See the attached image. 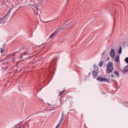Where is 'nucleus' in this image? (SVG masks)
I'll list each match as a JSON object with an SVG mask.
<instances>
[{"label":"nucleus","instance_id":"obj_9","mask_svg":"<svg viewBox=\"0 0 128 128\" xmlns=\"http://www.w3.org/2000/svg\"><path fill=\"white\" fill-rule=\"evenodd\" d=\"M122 72L124 74H126V72H128V66L124 68V69L122 71Z\"/></svg>","mask_w":128,"mask_h":128},{"label":"nucleus","instance_id":"obj_4","mask_svg":"<svg viewBox=\"0 0 128 128\" xmlns=\"http://www.w3.org/2000/svg\"><path fill=\"white\" fill-rule=\"evenodd\" d=\"M8 60L9 62H16V55L11 54L8 57Z\"/></svg>","mask_w":128,"mask_h":128},{"label":"nucleus","instance_id":"obj_16","mask_svg":"<svg viewBox=\"0 0 128 128\" xmlns=\"http://www.w3.org/2000/svg\"><path fill=\"white\" fill-rule=\"evenodd\" d=\"M102 64H104V62L100 61L99 63V66H102Z\"/></svg>","mask_w":128,"mask_h":128},{"label":"nucleus","instance_id":"obj_18","mask_svg":"<svg viewBox=\"0 0 128 128\" xmlns=\"http://www.w3.org/2000/svg\"><path fill=\"white\" fill-rule=\"evenodd\" d=\"M124 62H126V64H128V57H126V58L124 59Z\"/></svg>","mask_w":128,"mask_h":128},{"label":"nucleus","instance_id":"obj_10","mask_svg":"<svg viewBox=\"0 0 128 128\" xmlns=\"http://www.w3.org/2000/svg\"><path fill=\"white\" fill-rule=\"evenodd\" d=\"M9 12H10V10L6 14L5 16L0 18V22L4 20L8 16Z\"/></svg>","mask_w":128,"mask_h":128},{"label":"nucleus","instance_id":"obj_24","mask_svg":"<svg viewBox=\"0 0 128 128\" xmlns=\"http://www.w3.org/2000/svg\"><path fill=\"white\" fill-rule=\"evenodd\" d=\"M126 108H128V106H126Z\"/></svg>","mask_w":128,"mask_h":128},{"label":"nucleus","instance_id":"obj_17","mask_svg":"<svg viewBox=\"0 0 128 128\" xmlns=\"http://www.w3.org/2000/svg\"><path fill=\"white\" fill-rule=\"evenodd\" d=\"M66 92L65 90H63L62 91L59 93V96H62V94H64V92Z\"/></svg>","mask_w":128,"mask_h":128},{"label":"nucleus","instance_id":"obj_2","mask_svg":"<svg viewBox=\"0 0 128 128\" xmlns=\"http://www.w3.org/2000/svg\"><path fill=\"white\" fill-rule=\"evenodd\" d=\"M114 64H112V62H110L106 66V74H111L114 72Z\"/></svg>","mask_w":128,"mask_h":128},{"label":"nucleus","instance_id":"obj_1","mask_svg":"<svg viewBox=\"0 0 128 128\" xmlns=\"http://www.w3.org/2000/svg\"><path fill=\"white\" fill-rule=\"evenodd\" d=\"M26 50L24 51V52H23L22 55L21 56V58H22V56H28L32 54V52H30V48H28V47L27 46H22L19 49V50Z\"/></svg>","mask_w":128,"mask_h":128},{"label":"nucleus","instance_id":"obj_8","mask_svg":"<svg viewBox=\"0 0 128 128\" xmlns=\"http://www.w3.org/2000/svg\"><path fill=\"white\" fill-rule=\"evenodd\" d=\"M58 34V32H54V33H52L50 36L49 38H53L54 36H56Z\"/></svg>","mask_w":128,"mask_h":128},{"label":"nucleus","instance_id":"obj_21","mask_svg":"<svg viewBox=\"0 0 128 128\" xmlns=\"http://www.w3.org/2000/svg\"><path fill=\"white\" fill-rule=\"evenodd\" d=\"M104 56V52L102 54V56Z\"/></svg>","mask_w":128,"mask_h":128},{"label":"nucleus","instance_id":"obj_25","mask_svg":"<svg viewBox=\"0 0 128 128\" xmlns=\"http://www.w3.org/2000/svg\"><path fill=\"white\" fill-rule=\"evenodd\" d=\"M92 74V72H90V74Z\"/></svg>","mask_w":128,"mask_h":128},{"label":"nucleus","instance_id":"obj_22","mask_svg":"<svg viewBox=\"0 0 128 128\" xmlns=\"http://www.w3.org/2000/svg\"><path fill=\"white\" fill-rule=\"evenodd\" d=\"M112 78H114V75H112Z\"/></svg>","mask_w":128,"mask_h":128},{"label":"nucleus","instance_id":"obj_7","mask_svg":"<svg viewBox=\"0 0 128 128\" xmlns=\"http://www.w3.org/2000/svg\"><path fill=\"white\" fill-rule=\"evenodd\" d=\"M116 56V52H114V50L112 49L110 51V56L112 58H114V56Z\"/></svg>","mask_w":128,"mask_h":128},{"label":"nucleus","instance_id":"obj_19","mask_svg":"<svg viewBox=\"0 0 128 128\" xmlns=\"http://www.w3.org/2000/svg\"><path fill=\"white\" fill-rule=\"evenodd\" d=\"M28 6H34V4H28Z\"/></svg>","mask_w":128,"mask_h":128},{"label":"nucleus","instance_id":"obj_12","mask_svg":"<svg viewBox=\"0 0 128 128\" xmlns=\"http://www.w3.org/2000/svg\"><path fill=\"white\" fill-rule=\"evenodd\" d=\"M122 46H120V48L118 50V52L119 54H122Z\"/></svg>","mask_w":128,"mask_h":128},{"label":"nucleus","instance_id":"obj_11","mask_svg":"<svg viewBox=\"0 0 128 128\" xmlns=\"http://www.w3.org/2000/svg\"><path fill=\"white\" fill-rule=\"evenodd\" d=\"M64 112H62V117H61V118L60 120V124H62V122L64 120Z\"/></svg>","mask_w":128,"mask_h":128},{"label":"nucleus","instance_id":"obj_15","mask_svg":"<svg viewBox=\"0 0 128 128\" xmlns=\"http://www.w3.org/2000/svg\"><path fill=\"white\" fill-rule=\"evenodd\" d=\"M114 74H115L116 76H118V78H120V73L118 72L114 71Z\"/></svg>","mask_w":128,"mask_h":128},{"label":"nucleus","instance_id":"obj_26","mask_svg":"<svg viewBox=\"0 0 128 128\" xmlns=\"http://www.w3.org/2000/svg\"><path fill=\"white\" fill-rule=\"evenodd\" d=\"M44 58H42V60H44Z\"/></svg>","mask_w":128,"mask_h":128},{"label":"nucleus","instance_id":"obj_6","mask_svg":"<svg viewBox=\"0 0 128 128\" xmlns=\"http://www.w3.org/2000/svg\"><path fill=\"white\" fill-rule=\"evenodd\" d=\"M96 80H98V82H110V80H108V78H100V77H98Z\"/></svg>","mask_w":128,"mask_h":128},{"label":"nucleus","instance_id":"obj_20","mask_svg":"<svg viewBox=\"0 0 128 128\" xmlns=\"http://www.w3.org/2000/svg\"><path fill=\"white\" fill-rule=\"evenodd\" d=\"M54 62H56V60H52V62H51V64H52L54 63Z\"/></svg>","mask_w":128,"mask_h":128},{"label":"nucleus","instance_id":"obj_5","mask_svg":"<svg viewBox=\"0 0 128 128\" xmlns=\"http://www.w3.org/2000/svg\"><path fill=\"white\" fill-rule=\"evenodd\" d=\"M72 26V22L68 23L66 26H64V28H62L60 29V30H68V28H70Z\"/></svg>","mask_w":128,"mask_h":128},{"label":"nucleus","instance_id":"obj_27","mask_svg":"<svg viewBox=\"0 0 128 128\" xmlns=\"http://www.w3.org/2000/svg\"><path fill=\"white\" fill-rule=\"evenodd\" d=\"M15 126H16V125H15Z\"/></svg>","mask_w":128,"mask_h":128},{"label":"nucleus","instance_id":"obj_13","mask_svg":"<svg viewBox=\"0 0 128 128\" xmlns=\"http://www.w3.org/2000/svg\"><path fill=\"white\" fill-rule=\"evenodd\" d=\"M118 60H120V56L116 55L115 58V61L116 62H118Z\"/></svg>","mask_w":128,"mask_h":128},{"label":"nucleus","instance_id":"obj_23","mask_svg":"<svg viewBox=\"0 0 128 128\" xmlns=\"http://www.w3.org/2000/svg\"><path fill=\"white\" fill-rule=\"evenodd\" d=\"M72 110V111H74V109H73V110Z\"/></svg>","mask_w":128,"mask_h":128},{"label":"nucleus","instance_id":"obj_28","mask_svg":"<svg viewBox=\"0 0 128 128\" xmlns=\"http://www.w3.org/2000/svg\"><path fill=\"white\" fill-rule=\"evenodd\" d=\"M15 126H16V125H15Z\"/></svg>","mask_w":128,"mask_h":128},{"label":"nucleus","instance_id":"obj_14","mask_svg":"<svg viewBox=\"0 0 128 128\" xmlns=\"http://www.w3.org/2000/svg\"><path fill=\"white\" fill-rule=\"evenodd\" d=\"M1 54H2L4 52V44L2 45V48H0Z\"/></svg>","mask_w":128,"mask_h":128},{"label":"nucleus","instance_id":"obj_3","mask_svg":"<svg viewBox=\"0 0 128 128\" xmlns=\"http://www.w3.org/2000/svg\"><path fill=\"white\" fill-rule=\"evenodd\" d=\"M94 69L92 72V76L96 78H98V67L96 66V64H94Z\"/></svg>","mask_w":128,"mask_h":128}]
</instances>
